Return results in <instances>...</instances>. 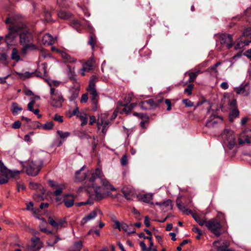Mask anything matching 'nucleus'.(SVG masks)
Instances as JSON below:
<instances>
[{"label":"nucleus","mask_w":251,"mask_h":251,"mask_svg":"<svg viewBox=\"0 0 251 251\" xmlns=\"http://www.w3.org/2000/svg\"><path fill=\"white\" fill-rule=\"evenodd\" d=\"M5 23L10 24L8 27V33L5 36V41L8 46L13 45L15 42V39L17 33L21 27H18L19 17L16 16L7 18Z\"/></svg>","instance_id":"1"},{"label":"nucleus","mask_w":251,"mask_h":251,"mask_svg":"<svg viewBox=\"0 0 251 251\" xmlns=\"http://www.w3.org/2000/svg\"><path fill=\"white\" fill-rule=\"evenodd\" d=\"M18 27L19 29V43L21 45H34L33 43V36L32 33L26 27V25L22 22L19 18Z\"/></svg>","instance_id":"2"},{"label":"nucleus","mask_w":251,"mask_h":251,"mask_svg":"<svg viewBox=\"0 0 251 251\" xmlns=\"http://www.w3.org/2000/svg\"><path fill=\"white\" fill-rule=\"evenodd\" d=\"M20 171L8 169L1 160H0V184L7 183L10 178L17 179Z\"/></svg>","instance_id":"3"},{"label":"nucleus","mask_w":251,"mask_h":251,"mask_svg":"<svg viewBox=\"0 0 251 251\" xmlns=\"http://www.w3.org/2000/svg\"><path fill=\"white\" fill-rule=\"evenodd\" d=\"M97 178L100 179L102 187L105 188L109 192L115 190V188L110 184L109 181L104 177L101 170L99 168L96 169L95 172L92 174L91 177L88 179L90 182L93 183Z\"/></svg>","instance_id":"4"},{"label":"nucleus","mask_w":251,"mask_h":251,"mask_svg":"<svg viewBox=\"0 0 251 251\" xmlns=\"http://www.w3.org/2000/svg\"><path fill=\"white\" fill-rule=\"evenodd\" d=\"M50 104L56 108H60L64 101V99L61 92L56 88L50 89Z\"/></svg>","instance_id":"5"},{"label":"nucleus","mask_w":251,"mask_h":251,"mask_svg":"<svg viewBox=\"0 0 251 251\" xmlns=\"http://www.w3.org/2000/svg\"><path fill=\"white\" fill-rule=\"evenodd\" d=\"M222 136L226 146L231 150L238 144L234 132L230 129H226L222 134Z\"/></svg>","instance_id":"6"},{"label":"nucleus","mask_w":251,"mask_h":251,"mask_svg":"<svg viewBox=\"0 0 251 251\" xmlns=\"http://www.w3.org/2000/svg\"><path fill=\"white\" fill-rule=\"evenodd\" d=\"M47 64L44 63H43L38 68V71H36L34 73H30L29 72H25L24 73H17L19 77L22 79H25L26 78H30L32 77L34 75L37 76L41 77L45 76L46 74L47 73Z\"/></svg>","instance_id":"7"},{"label":"nucleus","mask_w":251,"mask_h":251,"mask_svg":"<svg viewBox=\"0 0 251 251\" xmlns=\"http://www.w3.org/2000/svg\"><path fill=\"white\" fill-rule=\"evenodd\" d=\"M42 165L41 161H28L26 167V174L28 176H37L41 170Z\"/></svg>","instance_id":"8"},{"label":"nucleus","mask_w":251,"mask_h":251,"mask_svg":"<svg viewBox=\"0 0 251 251\" xmlns=\"http://www.w3.org/2000/svg\"><path fill=\"white\" fill-rule=\"evenodd\" d=\"M110 122L108 119L107 113H102L99 117L97 122V127L98 130H101L102 133L105 134L108 129V126Z\"/></svg>","instance_id":"9"},{"label":"nucleus","mask_w":251,"mask_h":251,"mask_svg":"<svg viewBox=\"0 0 251 251\" xmlns=\"http://www.w3.org/2000/svg\"><path fill=\"white\" fill-rule=\"evenodd\" d=\"M206 226L217 236H220L222 233V226L216 220L211 219L207 222Z\"/></svg>","instance_id":"10"},{"label":"nucleus","mask_w":251,"mask_h":251,"mask_svg":"<svg viewBox=\"0 0 251 251\" xmlns=\"http://www.w3.org/2000/svg\"><path fill=\"white\" fill-rule=\"evenodd\" d=\"M48 222L52 226L56 228L57 230L67 226L66 221L65 219H60L55 218L53 219L51 217H49Z\"/></svg>","instance_id":"11"},{"label":"nucleus","mask_w":251,"mask_h":251,"mask_svg":"<svg viewBox=\"0 0 251 251\" xmlns=\"http://www.w3.org/2000/svg\"><path fill=\"white\" fill-rule=\"evenodd\" d=\"M251 140V130L246 129L242 131L239 135L238 144L243 145L245 143L249 144Z\"/></svg>","instance_id":"12"},{"label":"nucleus","mask_w":251,"mask_h":251,"mask_svg":"<svg viewBox=\"0 0 251 251\" xmlns=\"http://www.w3.org/2000/svg\"><path fill=\"white\" fill-rule=\"evenodd\" d=\"M222 121L223 118L217 115L216 114H214L209 117L206 122L205 126L208 128H213Z\"/></svg>","instance_id":"13"},{"label":"nucleus","mask_w":251,"mask_h":251,"mask_svg":"<svg viewBox=\"0 0 251 251\" xmlns=\"http://www.w3.org/2000/svg\"><path fill=\"white\" fill-rule=\"evenodd\" d=\"M92 173H91L92 175ZM89 171L85 166H83L79 170L75 173V178L77 181H82L85 180L88 175H90Z\"/></svg>","instance_id":"14"},{"label":"nucleus","mask_w":251,"mask_h":251,"mask_svg":"<svg viewBox=\"0 0 251 251\" xmlns=\"http://www.w3.org/2000/svg\"><path fill=\"white\" fill-rule=\"evenodd\" d=\"M87 90L90 93L91 95V99L92 103L93 105V110L96 111L98 108V95L95 88L94 87H88Z\"/></svg>","instance_id":"15"},{"label":"nucleus","mask_w":251,"mask_h":251,"mask_svg":"<svg viewBox=\"0 0 251 251\" xmlns=\"http://www.w3.org/2000/svg\"><path fill=\"white\" fill-rule=\"evenodd\" d=\"M220 42L222 45L226 47L227 49L230 48L233 45L232 36L230 34H223L220 36Z\"/></svg>","instance_id":"16"},{"label":"nucleus","mask_w":251,"mask_h":251,"mask_svg":"<svg viewBox=\"0 0 251 251\" xmlns=\"http://www.w3.org/2000/svg\"><path fill=\"white\" fill-rule=\"evenodd\" d=\"M92 185L94 189L96 197L98 199H102L104 198L110 192L102 186H98L95 185L93 184H92Z\"/></svg>","instance_id":"17"},{"label":"nucleus","mask_w":251,"mask_h":251,"mask_svg":"<svg viewBox=\"0 0 251 251\" xmlns=\"http://www.w3.org/2000/svg\"><path fill=\"white\" fill-rule=\"evenodd\" d=\"M51 50L52 51H56L57 53L59 54L65 62L75 63L76 62V59L75 58L71 57L64 51L58 49L54 47H52Z\"/></svg>","instance_id":"18"},{"label":"nucleus","mask_w":251,"mask_h":251,"mask_svg":"<svg viewBox=\"0 0 251 251\" xmlns=\"http://www.w3.org/2000/svg\"><path fill=\"white\" fill-rule=\"evenodd\" d=\"M139 105L141 109L147 110L156 107L157 106V103L156 100L151 99L141 102Z\"/></svg>","instance_id":"19"},{"label":"nucleus","mask_w":251,"mask_h":251,"mask_svg":"<svg viewBox=\"0 0 251 251\" xmlns=\"http://www.w3.org/2000/svg\"><path fill=\"white\" fill-rule=\"evenodd\" d=\"M49 185L55 190L54 194L56 196L60 195L62 193V190L65 189V186L63 184H59L51 180H49Z\"/></svg>","instance_id":"20"},{"label":"nucleus","mask_w":251,"mask_h":251,"mask_svg":"<svg viewBox=\"0 0 251 251\" xmlns=\"http://www.w3.org/2000/svg\"><path fill=\"white\" fill-rule=\"evenodd\" d=\"M95 63V60L93 58H90L84 64H83L82 68L80 70L79 72L81 75L84 76L86 72H89L92 70L93 67Z\"/></svg>","instance_id":"21"},{"label":"nucleus","mask_w":251,"mask_h":251,"mask_svg":"<svg viewBox=\"0 0 251 251\" xmlns=\"http://www.w3.org/2000/svg\"><path fill=\"white\" fill-rule=\"evenodd\" d=\"M32 243L26 248V251H38L41 248L40 238L35 237L31 239Z\"/></svg>","instance_id":"22"},{"label":"nucleus","mask_w":251,"mask_h":251,"mask_svg":"<svg viewBox=\"0 0 251 251\" xmlns=\"http://www.w3.org/2000/svg\"><path fill=\"white\" fill-rule=\"evenodd\" d=\"M101 214V211L97 209L90 212L89 214L83 217L81 221V224L83 225L88 222L94 219L98 215V213Z\"/></svg>","instance_id":"23"},{"label":"nucleus","mask_w":251,"mask_h":251,"mask_svg":"<svg viewBox=\"0 0 251 251\" xmlns=\"http://www.w3.org/2000/svg\"><path fill=\"white\" fill-rule=\"evenodd\" d=\"M122 193L124 195V196L127 200H133V199L135 198V196L136 195V194L134 190L127 187L123 188L122 190Z\"/></svg>","instance_id":"24"},{"label":"nucleus","mask_w":251,"mask_h":251,"mask_svg":"<svg viewBox=\"0 0 251 251\" xmlns=\"http://www.w3.org/2000/svg\"><path fill=\"white\" fill-rule=\"evenodd\" d=\"M156 205L160 206L161 209L164 211H167L172 209V201L170 200H167L163 202H157Z\"/></svg>","instance_id":"25"},{"label":"nucleus","mask_w":251,"mask_h":251,"mask_svg":"<svg viewBox=\"0 0 251 251\" xmlns=\"http://www.w3.org/2000/svg\"><path fill=\"white\" fill-rule=\"evenodd\" d=\"M75 87H72L70 89L71 96L69 97L70 100H75L78 96L79 86L78 84H74Z\"/></svg>","instance_id":"26"},{"label":"nucleus","mask_w":251,"mask_h":251,"mask_svg":"<svg viewBox=\"0 0 251 251\" xmlns=\"http://www.w3.org/2000/svg\"><path fill=\"white\" fill-rule=\"evenodd\" d=\"M63 202L67 207H71L74 204V197L72 195L65 196Z\"/></svg>","instance_id":"27"},{"label":"nucleus","mask_w":251,"mask_h":251,"mask_svg":"<svg viewBox=\"0 0 251 251\" xmlns=\"http://www.w3.org/2000/svg\"><path fill=\"white\" fill-rule=\"evenodd\" d=\"M248 87V83H246L244 85H241L238 88H236V93L238 94H242L244 96H247L250 93V90L247 89Z\"/></svg>","instance_id":"28"},{"label":"nucleus","mask_w":251,"mask_h":251,"mask_svg":"<svg viewBox=\"0 0 251 251\" xmlns=\"http://www.w3.org/2000/svg\"><path fill=\"white\" fill-rule=\"evenodd\" d=\"M139 201L149 203L152 200V195L151 194H140L136 196Z\"/></svg>","instance_id":"29"},{"label":"nucleus","mask_w":251,"mask_h":251,"mask_svg":"<svg viewBox=\"0 0 251 251\" xmlns=\"http://www.w3.org/2000/svg\"><path fill=\"white\" fill-rule=\"evenodd\" d=\"M53 42L54 39L52 36L49 33L45 34L42 37V43L45 45H50Z\"/></svg>","instance_id":"30"},{"label":"nucleus","mask_w":251,"mask_h":251,"mask_svg":"<svg viewBox=\"0 0 251 251\" xmlns=\"http://www.w3.org/2000/svg\"><path fill=\"white\" fill-rule=\"evenodd\" d=\"M224 99L225 100L226 99L228 100V105L229 106L230 109H233L236 108V100L234 98H229L228 94H226L224 95Z\"/></svg>","instance_id":"31"},{"label":"nucleus","mask_w":251,"mask_h":251,"mask_svg":"<svg viewBox=\"0 0 251 251\" xmlns=\"http://www.w3.org/2000/svg\"><path fill=\"white\" fill-rule=\"evenodd\" d=\"M243 35L247 37V40L244 42V45H248L251 42V28H246L243 32Z\"/></svg>","instance_id":"32"},{"label":"nucleus","mask_w":251,"mask_h":251,"mask_svg":"<svg viewBox=\"0 0 251 251\" xmlns=\"http://www.w3.org/2000/svg\"><path fill=\"white\" fill-rule=\"evenodd\" d=\"M22 110V107L20 106L16 102H13L12 103L11 110L13 115H16L18 114L19 112Z\"/></svg>","instance_id":"33"},{"label":"nucleus","mask_w":251,"mask_h":251,"mask_svg":"<svg viewBox=\"0 0 251 251\" xmlns=\"http://www.w3.org/2000/svg\"><path fill=\"white\" fill-rule=\"evenodd\" d=\"M45 80L50 86V89L55 88V87H58L61 83V81L58 80L50 79H45Z\"/></svg>","instance_id":"34"},{"label":"nucleus","mask_w":251,"mask_h":251,"mask_svg":"<svg viewBox=\"0 0 251 251\" xmlns=\"http://www.w3.org/2000/svg\"><path fill=\"white\" fill-rule=\"evenodd\" d=\"M192 216L193 218L195 219L196 222H197L199 225L202 226L204 225H206V223L207 222L205 221V220L201 219L200 216L197 213H192Z\"/></svg>","instance_id":"35"},{"label":"nucleus","mask_w":251,"mask_h":251,"mask_svg":"<svg viewBox=\"0 0 251 251\" xmlns=\"http://www.w3.org/2000/svg\"><path fill=\"white\" fill-rule=\"evenodd\" d=\"M68 69V75L70 79L73 81L74 84H78L77 80L75 77V72L71 70V67L67 66Z\"/></svg>","instance_id":"36"},{"label":"nucleus","mask_w":251,"mask_h":251,"mask_svg":"<svg viewBox=\"0 0 251 251\" xmlns=\"http://www.w3.org/2000/svg\"><path fill=\"white\" fill-rule=\"evenodd\" d=\"M82 247V243L81 241H78L74 244L70 249L69 251H80Z\"/></svg>","instance_id":"37"},{"label":"nucleus","mask_w":251,"mask_h":251,"mask_svg":"<svg viewBox=\"0 0 251 251\" xmlns=\"http://www.w3.org/2000/svg\"><path fill=\"white\" fill-rule=\"evenodd\" d=\"M71 16L72 14L70 13L66 12L64 10H60L58 13V16L60 18L64 20H67L69 19L71 17Z\"/></svg>","instance_id":"38"},{"label":"nucleus","mask_w":251,"mask_h":251,"mask_svg":"<svg viewBox=\"0 0 251 251\" xmlns=\"http://www.w3.org/2000/svg\"><path fill=\"white\" fill-rule=\"evenodd\" d=\"M11 58L12 60L18 62L20 60V56L19 55V51L16 48H13L12 50Z\"/></svg>","instance_id":"39"},{"label":"nucleus","mask_w":251,"mask_h":251,"mask_svg":"<svg viewBox=\"0 0 251 251\" xmlns=\"http://www.w3.org/2000/svg\"><path fill=\"white\" fill-rule=\"evenodd\" d=\"M121 230H122L125 232H127L128 234L135 232L134 228H133L132 230H131L130 229V226H129L127 224L125 223L121 224Z\"/></svg>","instance_id":"40"},{"label":"nucleus","mask_w":251,"mask_h":251,"mask_svg":"<svg viewBox=\"0 0 251 251\" xmlns=\"http://www.w3.org/2000/svg\"><path fill=\"white\" fill-rule=\"evenodd\" d=\"M231 109L229 113V120L230 122H233V119L239 116V111L237 108Z\"/></svg>","instance_id":"41"},{"label":"nucleus","mask_w":251,"mask_h":251,"mask_svg":"<svg viewBox=\"0 0 251 251\" xmlns=\"http://www.w3.org/2000/svg\"><path fill=\"white\" fill-rule=\"evenodd\" d=\"M177 205L178 208L184 213L187 215H189L192 213V211L191 210L186 209L182 203L177 202Z\"/></svg>","instance_id":"42"},{"label":"nucleus","mask_w":251,"mask_h":251,"mask_svg":"<svg viewBox=\"0 0 251 251\" xmlns=\"http://www.w3.org/2000/svg\"><path fill=\"white\" fill-rule=\"evenodd\" d=\"M57 133L59 137L63 140L66 139L71 135V133L70 132H64L59 130L57 131Z\"/></svg>","instance_id":"43"},{"label":"nucleus","mask_w":251,"mask_h":251,"mask_svg":"<svg viewBox=\"0 0 251 251\" xmlns=\"http://www.w3.org/2000/svg\"><path fill=\"white\" fill-rule=\"evenodd\" d=\"M247 40V37L244 36V35H242V38L241 39V41L239 43H238L235 46V49L236 50L241 49V48L243 47L244 46H246L244 45V42Z\"/></svg>","instance_id":"44"},{"label":"nucleus","mask_w":251,"mask_h":251,"mask_svg":"<svg viewBox=\"0 0 251 251\" xmlns=\"http://www.w3.org/2000/svg\"><path fill=\"white\" fill-rule=\"evenodd\" d=\"M78 117H79L80 120L81 122V125L82 126H84L87 124V121H88V119L87 118L86 114L85 113H80V114L79 115V116Z\"/></svg>","instance_id":"45"},{"label":"nucleus","mask_w":251,"mask_h":251,"mask_svg":"<svg viewBox=\"0 0 251 251\" xmlns=\"http://www.w3.org/2000/svg\"><path fill=\"white\" fill-rule=\"evenodd\" d=\"M53 126V123L52 121H50L41 126V128L44 130H50L52 128Z\"/></svg>","instance_id":"46"},{"label":"nucleus","mask_w":251,"mask_h":251,"mask_svg":"<svg viewBox=\"0 0 251 251\" xmlns=\"http://www.w3.org/2000/svg\"><path fill=\"white\" fill-rule=\"evenodd\" d=\"M23 47V48L21 50V53L24 54V55H25L26 54V52H27V50L28 49H31L32 50H36V47L35 45H32V46H30V45H28V46H26V45H22Z\"/></svg>","instance_id":"47"},{"label":"nucleus","mask_w":251,"mask_h":251,"mask_svg":"<svg viewBox=\"0 0 251 251\" xmlns=\"http://www.w3.org/2000/svg\"><path fill=\"white\" fill-rule=\"evenodd\" d=\"M61 240V238L55 236V237L50 238L47 242L48 244L50 246H53L54 245H55L56 243H57V242L59 240Z\"/></svg>","instance_id":"48"},{"label":"nucleus","mask_w":251,"mask_h":251,"mask_svg":"<svg viewBox=\"0 0 251 251\" xmlns=\"http://www.w3.org/2000/svg\"><path fill=\"white\" fill-rule=\"evenodd\" d=\"M98 78L96 75H93L90 78L88 87L95 88V84L98 81Z\"/></svg>","instance_id":"49"},{"label":"nucleus","mask_w":251,"mask_h":251,"mask_svg":"<svg viewBox=\"0 0 251 251\" xmlns=\"http://www.w3.org/2000/svg\"><path fill=\"white\" fill-rule=\"evenodd\" d=\"M96 42V38L94 35H91L88 41V44L91 46V48L93 49L95 47Z\"/></svg>","instance_id":"50"},{"label":"nucleus","mask_w":251,"mask_h":251,"mask_svg":"<svg viewBox=\"0 0 251 251\" xmlns=\"http://www.w3.org/2000/svg\"><path fill=\"white\" fill-rule=\"evenodd\" d=\"M133 97V93L131 92L128 93L125 98V102L126 104H128L132 100Z\"/></svg>","instance_id":"51"},{"label":"nucleus","mask_w":251,"mask_h":251,"mask_svg":"<svg viewBox=\"0 0 251 251\" xmlns=\"http://www.w3.org/2000/svg\"><path fill=\"white\" fill-rule=\"evenodd\" d=\"M188 75L189 76L188 82H194L197 76V74L194 72L188 73Z\"/></svg>","instance_id":"52"},{"label":"nucleus","mask_w":251,"mask_h":251,"mask_svg":"<svg viewBox=\"0 0 251 251\" xmlns=\"http://www.w3.org/2000/svg\"><path fill=\"white\" fill-rule=\"evenodd\" d=\"M139 244L142 251H151V247L148 248H147L146 245L144 241H141Z\"/></svg>","instance_id":"53"},{"label":"nucleus","mask_w":251,"mask_h":251,"mask_svg":"<svg viewBox=\"0 0 251 251\" xmlns=\"http://www.w3.org/2000/svg\"><path fill=\"white\" fill-rule=\"evenodd\" d=\"M194 87V85L192 84H189L187 87L185 89L184 92L187 93L188 95L192 94V90Z\"/></svg>","instance_id":"54"},{"label":"nucleus","mask_w":251,"mask_h":251,"mask_svg":"<svg viewBox=\"0 0 251 251\" xmlns=\"http://www.w3.org/2000/svg\"><path fill=\"white\" fill-rule=\"evenodd\" d=\"M7 55L3 51V50H0V60L2 61H5L7 59Z\"/></svg>","instance_id":"55"},{"label":"nucleus","mask_w":251,"mask_h":251,"mask_svg":"<svg viewBox=\"0 0 251 251\" xmlns=\"http://www.w3.org/2000/svg\"><path fill=\"white\" fill-rule=\"evenodd\" d=\"M182 102L187 107H192L194 105L193 102L188 99H184L182 100Z\"/></svg>","instance_id":"56"},{"label":"nucleus","mask_w":251,"mask_h":251,"mask_svg":"<svg viewBox=\"0 0 251 251\" xmlns=\"http://www.w3.org/2000/svg\"><path fill=\"white\" fill-rule=\"evenodd\" d=\"M34 135V132L33 131L30 132L28 134H26L25 136L24 140L26 142H30L31 141L30 137Z\"/></svg>","instance_id":"57"},{"label":"nucleus","mask_w":251,"mask_h":251,"mask_svg":"<svg viewBox=\"0 0 251 251\" xmlns=\"http://www.w3.org/2000/svg\"><path fill=\"white\" fill-rule=\"evenodd\" d=\"M121 164L122 166H126L127 164V156L126 154H124L122 158H121Z\"/></svg>","instance_id":"58"},{"label":"nucleus","mask_w":251,"mask_h":251,"mask_svg":"<svg viewBox=\"0 0 251 251\" xmlns=\"http://www.w3.org/2000/svg\"><path fill=\"white\" fill-rule=\"evenodd\" d=\"M133 115L141 118L142 120H143L144 118L147 119L148 116L147 114L137 112H134Z\"/></svg>","instance_id":"59"},{"label":"nucleus","mask_w":251,"mask_h":251,"mask_svg":"<svg viewBox=\"0 0 251 251\" xmlns=\"http://www.w3.org/2000/svg\"><path fill=\"white\" fill-rule=\"evenodd\" d=\"M21 126V123L20 121H16L12 125V127L14 129H18Z\"/></svg>","instance_id":"60"},{"label":"nucleus","mask_w":251,"mask_h":251,"mask_svg":"<svg viewBox=\"0 0 251 251\" xmlns=\"http://www.w3.org/2000/svg\"><path fill=\"white\" fill-rule=\"evenodd\" d=\"M81 113L79 112L78 110V108L77 107H75L72 112L70 117H72L73 116H76L77 117L79 116V115Z\"/></svg>","instance_id":"61"},{"label":"nucleus","mask_w":251,"mask_h":251,"mask_svg":"<svg viewBox=\"0 0 251 251\" xmlns=\"http://www.w3.org/2000/svg\"><path fill=\"white\" fill-rule=\"evenodd\" d=\"M124 107L123 108V109L120 111V113H125V114H128L129 113L131 110H128V108H129V106L128 104H126L125 106H124Z\"/></svg>","instance_id":"62"},{"label":"nucleus","mask_w":251,"mask_h":251,"mask_svg":"<svg viewBox=\"0 0 251 251\" xmlns=\"http://www.w3.org/2000/svg\"><path fill=\"white\" fill-rule=\"evenodd\" d=\"M54 120L61 123L63 122V116L59 115L58 114H55L54 117Z\"/></svg>","instance_id":"63"},{"label":"nucleus","mask_w":251,"mask_h":251,"mask_svg":"<svg viewBox=\"0 0 251 251\" xmlns=\"http://www.w3.org/2000/svg\"><path fill=\"white\" fill-rule=\"evenodd\" d=\"M45 20L47 22H50L51 20V14L50 13L49 11H45Z\"/></svg>","instance_id":"64"}]
</instances>
